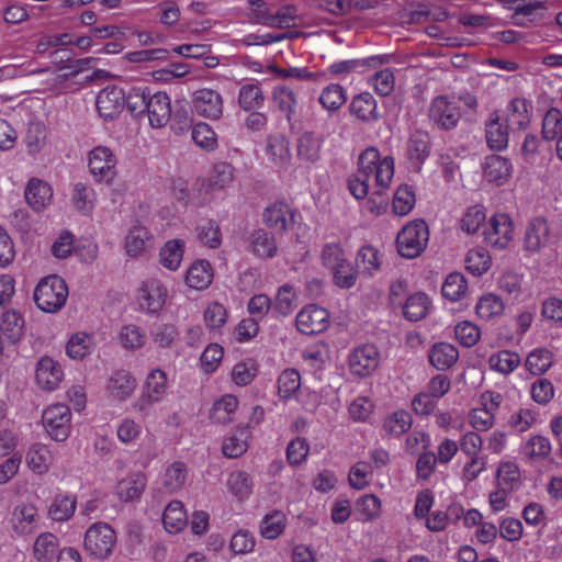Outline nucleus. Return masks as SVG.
<instances>
[{"label":"nucleus","instance_id":"bf43d9fd","mask_svg":"<svg viewBox=\"0 0 562 562\" xmlns=\"http://www.w3.org/2000/svg\"><path fill=\"white\" fill-rule=\"evenodd\" d=\"M384 61L382 56L375 55L362 59H346L334 63L329 66V71L334 75H346L353 70L364 67L374 68Z\"/></svg>","mask_w":562,"mask_h":562},{"label":"nucleus","instance_id":"09e8293b","mask_svg":"<svg viewBox=\"0 0 562 562\" xmlns=\"http://www.w3.org/2000/svg\"><path fill=\"white\" fill-rule=\"evenodd\" d=\"M237 407L238 398L235 395L226 394L213 404L210 418L216 424L229 423Z\"/></svg>","mask_w":562,"mask_h":562},{"label":"nucleus","instance_id":"9b49d317","mask_svg":"<svg viewBox=\"0 0 562 562\" xmlns=\"http://www.w3.org/2000/svg\"><path fill=\"white\" fill-rule=\"evenodd\" d=\"M41 515L38 508L30 502L18 503L10 515L9 525L18 537L32 535L38 526Z\"/></svg>","mask_w":562,"mask_h":562},{"label":"nucleus","instance_id":"c756f323","mask_svg":"<svg viewBox=\"0 0 562 562\" xmlns=\"http://www.w3.org/2000/svg\"><path fill=\"white\" fill-rule=\"evenodd\" d=\"M551 450L550 440L542 435H532L520 446L521 456L530 463H539L547 460L551 454Z\"/></svg>","mask_w":562,"mask_h":562},{"label":"nucleus","instance_id":"412c9836","mask_svg":"<svg viewBox=\"0 0 562 562\" xmlns=\"http://www.w3.org/2000/svg\"><path fill=\"white\" fill-rule=\"evenodd\" d=\"M460 111L454 101L446 97L436 98L430 106V117L442 128L450 130L460 120Z\"/></svg>","mask_w":562,"mask_h":562},{"label":"nucleus","instance_id":"b1692460","mask_svg":"<svg viewBox=\"0 0 562 562\" xmlns=\"http://www.w3.org/2000/svg\"><path fill=\"white\" fill-rule=\"evenodd\" d=\"M95 190L83 182L74 183L70 191V203L76 212L83 216H90L97 205Z\"/></svg>","mask_w":562,"mask_h":562},{"label":"nucleus","instance_id":"6ab92c4d","mask_svg":"<svg viewBox=\"0 0 562 562\" xmlns=\"http://www.w3.org/2000/svg\"><path fill=\"white\" fill-rule=\"evenodd\" d=\"M505 313V302L496 293L486 292L477 297L474 305V314L484 323H496Z\"/></svg>","mask_w":562,"mask_h":562},{"label":"nucleus","instance_id":"72a5a7b5","mask_svg":"<svg viewBox=\"0 0 562 562\" xmlns=\"http://www.w3.org/2000/svg\"><path fill=\"white\" fill-rule=\"evenodd\" d=\"M548 237L549 226L547 222L541 217L533 218L526 228L524 249L529 254H536L546 245Z\"/></svg>","mask_w":562,"mask_h":562},{"label":"nucleus","instance_id":"cd10ccee","mask_svg":"<svg viewBox=\"0 0 562 562\" xmlns=\"http://www.w3.org/2000/svg\"><path fill=\"white\" fill-rule=\"evenodd\" d=\"M53 459V451L47 445L35 442L26 451L25 464L33 473L43 475L49 471Z\"/></svg>","mask_w":562,"mask_h":562},{"label":"nucleus","instance_id":"20e7f679","mask_svg":"<svg viewBox=\"0 0 562 562\" xmlns=\"http://www.w3.org/2000/svg\"><path fill=\"white\" fill-rule=\"evenodd\" d=\"M429 235L428 225L424 220L409 221L396 235L398 255L406 259L419 257L428 246Z\"/></svg>","mask_w":562,"mask_h":562},{"label":"nucleus","instance_id":"aec40b11","mask_svg":"<svg viewBox=\"0 0 562 562\" xmlns=\"http://www.w3.org/2000/svg\"><path fill=\"white\" fill-rule=\"evenodd\" d=\"M146 486V474L142 471H135L116 483L114 487V495L121 502H134L142 497Z\"/></svg>","mask_w":562,"mask_h":562},{"label":"nucleus","instance_id":"a18cd8bd","mask_svg":"<svg viewBox=\"0 0 562 562\" xmlns=\"http://www.w3.org/2000/svg\"><path fill=\"white\" fill-rule=\"evenodd\" d=\"M250 432L247 428L241 427L228 435L222 446L223 453L227 458H238L243 456L249 446Z\"/></svg>","mask_w":562,"mask_h":562},{"label":"nucleus","instance_id":"6e6552de","mask_svg":"<svg viewBox=\"0 0 562 562\" xmlns=\"http://www.w3.org/2000/svg\"><path fill=\"white\" fill-rule=\"evenodd\" d=\"M89 172L97 183L112 184L117 176V158L106 146H95L88 154Z\"/></svg>","mask_w":562,"mask_h":562},{"label":"nucleus","instance_id":"69168bd1","mask_svg":"<svg viewBox=\"0 0 562 562\" xmlns=\"http://www.w3.org/2000/svg\"><path fill=\"white\" fill-rule=\"evenodd\" d=\"M454 338L462 347L471 348L480 341L481 329L471 321H461L454 326Z\"/></svg>","mask_w":562,"mask_h":562},{"label":"nucleus","instance_id":"8fccbe9b","mask_svg":"<svg viewBox=\"0 0 562 562\" xmlns=\"http://www.w3.org/2000/svg\"><path fill=\"white\" fill-rule=\"evenodd\" d=\"M187 481V467L183 462L171 463L162 475V487L166 493L173 494L180 491Z\"/></svg>","mask_w":562,"mask_h":562},{"label":"nucleus","instance_id":"5fc2aeb1","mask_svg":"<svg viewBox=\"0 0 562 562\" xmlns=\"http://www.w3.org/2000/svg\"><path fill=\"white\" fill-rule=\"evenodd\" d=\"M488 216L482 205H472L465 210L461 220L460 227L462 232L473 235L477 233L485 225Z\"/></svg>","mask_w":562,"mask_h":562},{"label":"nucleus","instance_id":"c03bdc74","mask_svg":"<svg viewBox=\"0 0 562 562\" xmlns=\"http://www.w3.org/2000/svg\"><path fill=\"white\" fill-rule=\"evenodd\" d=\"M356 263L360 273L372 277L381 269L382 254L373 246H363L358 251Z\"/></svg>","mask_w":562,"mask_h":562},{"label":"nucleus","instance_id":"f704fd0d","mask_svg":"<svg viewBox=\"0 0 562 562\" xmlns=\"http://www.w3.org/2000/svg\"><path fill=\"white\" fill-rule=\"evenodd\" d=\"M413 425L409 412L398 409L387 414L382 422V430L389 437L400 438L406 434Z\"/></svg>","mask_w":562,"mask_h":562},{"label":"nucleus","instance_id":"6e6d98bb","mask_svg":"<svg viewBox=\"0 0 562 562\" xmlns=\"http://www.w3.org/2000/svg\"><path fill=\"white\" fill-rule=\"evenodd\" d=\"M442 295L451 302L462 300L468 292V282L460 272H451L447 276L442 286Z\"/></svg>","mask_w":562,"mask_h":562},{"label":"nucleus","instance_id":"c9c22d12","mask_svg":"<svg viewBox=\"0 0 562 562\" xmlns=\"http://www.w3.org/2000/svg\"><path fill=\"white\" fill-rule=\"evenodd\" d=\"M77 508V498L70 494L59 493L48 506V516L54 521H66L72 517Z\"/></svg>","mask_w":562,"mask_h":562},{"label":"nucleus","instance_id":"774afa93","mask_svg":"<svg viewBox=\"0 0 562 562\" xmlns=\"http://www.w3.org/2000/svg\"><path fill=\"white\" fill-rule=\"evenodd\" d=\"M252 251L262 258H271L277 252L274 239L263 229H258L250 237Z\"/></svg>","mask_w":562,"mask_h":562},{"label":"nucleus","instance_id":"4be33fe9","mask_svg":"<svg viewBox=\"0 0 562 562\" xmlns=\"http://www.w3.org/2000/svg\"><path fill=\"white\" fill-rule=\"evenodd\" d=\"M512 173L513 165L506 157L491 155L485 158L483 175L486 181L496 186H503L508 182Z\"/></svg>","mask_w":562,"mask_h":562},{"label":"nucleus","instance_id":"052dcab7","mask_svg":"<svg viewBox=\"0 0 562 562\" xmlns=\"http://www.w3.org/2000/svg\"><path fill=\"white\" fill-rule=\"evenodd\" d=\"M487 362L491 370L509 374L519 366L520 357L516 352L502 350L491 355Z\"/></svg>","mask_w":562,"mask_h":562},{"label":"nucleus","instance_id":"13d9d810","mask_svg":"<svg viewBox=\"0 0 562 562\" xmlns=\"http://www.w3.org/2000/svg\"><path fill=\"white\" fill-rule=\"evenodd\" d=\"M321 139L313 133H304L299 138L297 155L299 158L307 164H314L321 156Z\"/></svg>","mask_w":562,"mask_h":562},{"label":"nucleus","instance_id":"39448f33","mask_svg":"<svg viewBox=\"0 0 562 562\" xmlns=\"http://www.w3.org/2000/svg\"><path fill=\"white\" fill-rule=\"evenodd\" d=\"M69 292L63 278L50 274L42 278L34 290V302L45 313L60 311L67 302Z\"/></svg>","mask_w":562,"mask_h":562},{"label":"nucleus","instance_id":"7c9ffc66","mask_svg":"<svg viewBox=\"0 0 562 562\" xmlns=\"http://www.w3.org/2000/svg\"><path fill=\"white\" fill-rule=\"evenodd\" d=\"M150 233L146 226L136 221L127 231L124 238V249L128 257L142 256L150 241Z\"/></svg>","mask_w":562,"mask_h":562},{"label":"nucleus","instance_id":"4c0bfd02","mask_svg":"<svg viewBox=\"0 0 562 562\" xmlns=\"http://www.w3.org/2000/svg\"><path fill=\"white\" fill-rule=\"evenodd\" d=\"M186 243L181 239L166 241L159 251V261L164 268L177 271L182 262Z\"/></svg>","mask_w":562,"mask_h":562},{"label":"nucleus","instance_id":"603ef678","mask_svg":"<svg viewBox=\"0 0 562 562\" xmlns=\"http://www.w3.org/2000/svg\"><path fill=\"white\" fill-rule=\"evenodd\" d=\"M520 483V470L513 461H502L496 469V484L498 487L514 491Z\"/></svg>","mask_w":562,"mask_h":562},{"label":"nucleus","instance_id":"a19ab883","mask_svg":"<svg viewBox=\"0 0 562 562\" xmlns=\"http://www.w3.org/2000/svg\"><path fill=\"white\" fill-rule=\"evenodd\" d=\"M510 128H525L530 122L529 104L525 99L516 98L506 108V116L502 117Z\"/></svg>","mask_w":562,"mask_h":562},{"label":"nucleus","instance_id":"f3484780","mask_svg":"<svg viewBox=\"0 0 562 562\" xmlns=\"http://www.w3.org/2000/svg\"><path fill=\"white\" fill-rule=\"evenodd\" d=\"M64 371L60 363L49 356L38 359L35 368V381L43 391H54L61 383Z\"/></svg>","mask_w":562,"mask_h":562},{"label":"nucleus","instance_id":"680f3d73","mask_svg":"<svg viewBox=\"0 0 562 562\" xmlns=\"http://www.w3.org/2000/svg\"><path fill=\"white\" fill-rule=\"evenodd\" d=\"M296 7L286 4L280 8L276 14L263 13L260 23L268 27H290L294 25Z\"/></svg>","mask_w":562,"mask_h":562},{"label":"nucleus","instance_id":"ea45409f","mask_svg":"<svg viewBox=\"0 0 562 562\" xmlns=\"http://www.w3.org/2000/svg\"><path fill=\"white\" fill-rule=\"evenodd\" d=\"M162 522L167 532H180L188 524V516L183 504L179 501L170 502L165 508Z\"/></svg>","mask_w":562,"mask_h":562},{"label":"nucleus","instance_id":"a878e982","mask_svg":"<svg viewBox=\"0 0 562 562\" xmlns=\"http://www.w3.org/2000/svg\"><path fill=\"white\" fill-rule=\"evenodd\" d=\"M146 110L150 125L155 128L162 127L170 119V98L165 92H157L148 98Z\"/></svg>","mask_w":562,"mask_h":562},{"label":"nucleus","instance_id":"49530a36","mask_svg":"<svg viewBox=\"0 0 562 562\" xmlns=\"http://www.w3.org/2000/svg\"><path fill=\"white\" fill-rule=\"evenodd\" d=\"M299 295L296 290L289 284L280 286L272 302L273 313L280 316L290 315L297 305Z\"/></svg>","mask_w":562,"mask_h":562},{"label":"nucleus","instance_id":"4d7b16f0","mask_svg":"<svg viewBox=\"0 0 562 562\" xmlns=\"http://www.w3.org/2000/svg\"><path fill=\"white\" fill-rule=\"evenodd\" d=\"M429 307V297L425 293L417 292L407 299L403 307V313L411 322H417L427 315Z\"/></svg>","mask_w":562,"mask_h":562},{"label":"nucleus","instance_id":"864d4df0","mask_svg":"<svg viewBox=\"0 0 562 562\" xmlns=\"http://www.w3.org/2000/svg\"><path fill=\"white\" fill-rule=\"evenodd\" d=\"M350 112L361 121L376 119V101L371 93L362 92L351 101Z\"/></svg>","mask_w":562,"mask_h":562},{"label":"nucleus","instance_id":"3c124183","mask_svg":"<svg viewBox=\"0 0 562 562\" xmlns=\"http://www.w3.org/2000/svg\"><path fill=\"white\" fill-rule=\"evenodd\" d=\"M492 266V257L483 247H475L468 251L465 257V268L473 276H483Z\"/></svg>","mask_w":562,"mask_h":562},{"label":"nucleus","instance_id":"f257e3e1","mask_svg":"<svg viewBox=\"0 0 562 562\" xmlns=\"http://www.w3.org/2000/svg\"><path fill=\"white\" fill-rule=\"evenodd\" d=\"M357 171L348 179V189L357 200H363L369 193V179L373 178L378 188H389L394 177V159L381 157L374 147H368L358 157Z\"/></svg>","mask_w":562,"mask_h":562},{"label":"nucleus","instance_id":"37998d69","mask_svg":"<svg viewBox=\"0 0 562 562\" xmlns=\"http://www.w3.org/2000/svg\"><path fill=\"white\" fill-rule=\"evenodd\" d=\"M59 548V539L52 532L40 533L33 543V558L37 562H49Z\"/></svg>","mask_w":562,"mask_h":562},{"label":"nucleus","instance_id":"e2e57ef3","mask_svg":"<svg viewBox=\"0 0 562 562\" xmlns=\"http://www.w3.org/2000/svg\"><path fill=\"white\" fill-rule=\"evenodd\" d=\"M416 203L415 193L407 184L400 186L393 196V213L398 216H405L412 212Z\"/></svg>","mask_w":562,"mask_h":562},{"label":"nucleus","instance_id":"423d86ee","mask_svg":"<svg viewBox=\"0 0 562 562\" xmlns=\"http://www.w3.org/2000/svg\"><path fill=\"white\" fill-rule=\"evenodd\" d=\"M482 235L490 247L498 250L506 249L514 240L515 223L507 213H493L483 226Z\"/></svg>","mask_w":562,"mask_h":562},{"label":"nucleus","instance_id":"c85d7f7f","mask_svg":"<svg viewBox=\"0 0 562 562\" xmlns=\"http://www.w3.org/2000/svg\"><path fill=\"white\" fill-rule=\"evenodd\" d=\"M97 347L93 335L86 331H76L67 340L66 355L76 361H81L91 356Z\"/></svg>","mask_w":562,"mask_h":562},{"label":"nucleus","instance_id":"58836bf2","mask_svg":"<svg viewBox=\"0 0 562 562\" xmlns=\"http://www.w3.org/2000/svg\"><path fill=\"white\" fill-rule=\"evenodd\" d=\"M23 329L24 319L19 312L8 310L1 315L0 330L9 342L18 344L23 336Z\"/></svg>","mask_w":562,"mask_h":562},{"label":"nucleus","instance_id":"bb28decb","mask_svg":"<svg viewBox=\"0 0 562 562\" xmlns=\"http://www.w3.org/2000/svg\"><path fill=\"white\" fill-rule=\"evenodd\" d=\"M137 383L134 375L127 371L114 372L106 384V392L111 397L120 402L128 400L136 390Z\"/></svg>","mask_w":562,"mask_h":562},{"label":"nucleus","instance_id":"a211bd4d","mask_svg":"<svg viewBox=\"0 0 562 562\" xmlns=\"http://www.w3.org/2000/svg\"><path fill=\"white\" fill-rule=\"evenodd\" d=\"M124 103V91L116 86L103 88L95 100L99 115L106 121L115 119L122 112Z\"/></svg>","mask_w":562,"mask_h":562},{"label":"nucleus","instance_id":"9d476101","mask_svg":"<svg viewBox=\"0 0 562 562\" xmlns=\"http://www.w3.org/2000/svg\"><path fill=\"white\" fill-rule=\"evenodd\" d=\"M169 291L158 278H147L142 281L137 291V304L144 313L156 315L167 303Z\"/></svg>","mask_w":562,"mask_h":562},{"label":"nucleus","instance_id":"5701e85b","mask_svg":"<svg viewBox=\"0 0 562 562\" xmlns=\"http://www.w3.org/2000/svg\"><path fill=\"white\" fill-rule=\"evenodd\" d=\"M509 125L497 114L493 113L485 123L486 144L492 150H504L508 146Z\"/></svg>","mask_w":562,"mask_h":562},{"label":"nucleus","instance_id":"e433bc0d","mask_svg":"<svg viewBox=\"0 0 562 562\" xmlns=\"http://www.w3.org/2000/svg\"><path fill=\"white\" fill-rule=\"evenodd\" d=\"M265 154L273 165H286L291 159L289 140L281 134L270 135L267 138Z\"/></svg>","mask_w":562,"mask_h":562},{"label":"nucleus","instance_id":"1a4fd4ad","mask_svg":"<svg viewBox=\"0 0 562 562\" xmlns=\"http://www.w3.org/2000/svg\"><path fill=\"white\" fill-rule=\"evenodd\" d=\"M42 425L55 441H65L71 431V412L66 404L55 403L42 413Z\"/></svg>","mask_w":562,"mask_h":562},{"label":"nucleus","instance_id":"0e129e2a","mask_svg":"<svg viewBox=\"0 0 562 562\" xmlns=\"http://www.w3.org/2000/svg\"><path fill=\"white\" fill-rule=\"evenodd\" d=\"M228 318L226 307L217 302L210 303L203 313V321L206 328L214 333H220Z\"/></svg>","mask_w":562,"mask_h":562},{"label":"nucleus","instance_id":"338daca9","mask_svg":"<svg viewBox=\"0 0 562 562\" xmlns=\"http://www.w3.org/2000/svg\"><path fill=\"white\" fill-rule=\"evenodd\" d=\"M346 92L340 85L331 83L323 89L319 95V103L329 111H337L346 102Z\"/></svg>","mask_w":562,"mask_h":562},{"label":"nucleus","instance_id":"f03ea898","mask_svg":"<svg viewBox=\"0 0 562 562\" xmlns=\"http://www.w3.org/2000/svg\"><path fill=\"white\" fill-rule=\"evenodd\" d=\"M234 179V167L227 162H218L214 165L207 178L196 181L190 196L181 180L173 183V191L178 199L188 198L192 204L202 206L211 203L215 199V193L227 189Z\"/></svg>","mask_w":562,"mask_h":562},{"label":"nucleus","instance_id":"7ed1b4c3","mask_svg":"<svg viewBox=\"0 0 562 562\" xmlns=\"http://www.w3.org/2000/svg\"><path fill=\"white\" fill-rule=\"evenodd\" d=\"M168 389L167 373L160 368L151 369L143 381L139 398L132 404L133 411L144 420L150 419L154 406L164 400Z\"/></svg>","mask_w":562,"mask_h":562},{"label":"nucleus","instance_id":"2f4dec72","mask_svg":"<svg viewBox=\"0 0 562 562\" xmlns=\"http://www.w3.org/2000/svg\"><path fill=\"white\" fill-rule=\"evenodd\" d=\"M293 218L294 213L291 207L281 201L270 204L263 212L266 225L279 232L286 231L292 224Z\"/></svg>","mask_w":562,"mask_h":562},{"label":"nucleus","instance_id":"79ce46f5","mask_svg":"<svg viewBox=\"0 0 562 562\" xmlns=\"http://www.w3.org/2000/svg\"><path fill=\"white\" fill-rule=\"evenodd\" d=\"M459 358L458 349L449 342H438L429 351V361L438 370H447Z\"/></svg>","mask_w":562,"mask_h":562},{"label":"nucleus","instance_id":"4468645a","mask_svg":"<svg viewBox=\"0 0 562 562\" xmlns=\"http://www.w3.org/2000/svg\"><path fill=\"white\" fill-rule=\"evenodd\" d=\"M295 321L299 331L304 335H316L329 327L330 316L326 308L308 304L297 313Z\"/></svg>","mask_w":562,"mask_h":562},{"label":"nucleus","instance_id":"393cba45","mask_svg":"<svg viewBox=\"0 0 562 562\" xmlns=\"http://www.w3.org/2000/svg\"><path fill=\"white\" fill-rule=\"evenodd\" d=\"M225 486L233 501L244 503L252 493L254 481L246 471L236 470L228 473Z\"/></svg>","mask_w":562,"mask_h":562},{"label":"nucleus","instance_id":"473e14b6","mask_svg":"<svg viewBox=\"0 0 562 562\" xmlns=\"http://www.w3.org/2000/svg\"><path fill=\"white\" fill-rule=\"evenodd\" d=\"M213 278L214 272L211 263L204 259H199L188 268L186 283L193 290L202 291L210 286Z\"/></svg>","mask_w":562,"mask_h":562},{"label":"nucleus","instance_id":"dca6fc26","mask_svg":"<svg viewBox=\"0 0 562 562\" xmlns=\"http://www.w3.org/2000/svg\"><path fill=\"white\" fill-rule=\"evenodd\" d=\"M430 154V137L428 133L413 131L406 142L405 158L409 170L419 171Z\"/></svg>","mask_w":562,"mask_h":562},{"label":"nucleus","instance_id":"2eb2a0df","mask_svg":"<svg viewBox=\"0 0 562 562\" xmlns=\"http://www.w3.org/2000/svg\"><path fill=\"white\" fill-rule=\"evenodd\" d=\"M24 200L32 211L42 213L52 205L54 189L49 182L37 177H32L25 184Z\"/></svg>","mask_w":562,"mask_h":562},{"label":"nucleus","instance_id":"ddd939ff","mask_svg":"<svg viewBox=\"0 0 562 562\" xmlns=\"http://www.w3.org/2000/svg\"><path fill=\"white\" fill-rule=\"evenodd\" d=\"M381 360L379 349L371 344L355 348L348 358L350 372L361 378L371 375L379 367Z\"/></svg>","mask_w":562,"mask_h":562},{"label":"nucleus","instance_id":"f8f14e48","mask_svg":"<svg viewBox=\"0 0 562 562\" xmlns=\"http://www.w3.org/2000/svg\"><path fill=\"white\" fill-rule=\"evenodd\" d=\"M191 105L196 115L209 120H218L224 109L221 93L211 88L195 90L192 93Z\"/></svg>","mask_w":562,"mask_h":562},{"label":"nucleus","instance_id":"de8ad7c7","mask_svg":"<svg viewBox=\"0 0 562 562\" xmlns=\"http://www.w3.org/2000/svg\"><path fill=\"white\" fill-rule=\"evenodd\" d=\"M286 526V516L281 510H272L263 516L260 521L259 532L268 540L277 539L282 535Z\"/></svg>","mask_w":562,"mask_h":562},{"label":"nucleus","instance_id":"0eeeda50","mask_svg":"<svg viewBox=\"0 0 562 562\" xmlns=\"http://www.w3.org/2000/svg\"><path fill=\"white\" fill-rule=\"evenodd\" d=\"M116 540V532L109 524L95 522L87 529L83 546L90 555L104 560L112 554Z\"/></svg>","mask_w":562,"mask_h":562}]
</instances>
